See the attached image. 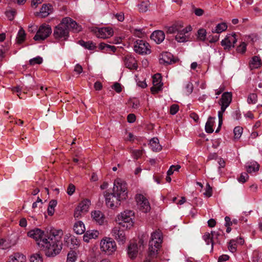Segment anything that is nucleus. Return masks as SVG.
Segmentation results:
<instances>
[{
  "mask_svg": "<svg viewBox=\"0 0 262 262\" xmlns=\"http://www.w3.org/2000/svg\"><path fill=\"white\" fill-rule=\"evenodd\" d=\"M246 43L244 42H242L241 44L237 47V52L242 54L244 53L246 50Z\"/></svg>",
  "mask_w": 262,
  "mask_h": 262,
  "instance_id": "obj_48",
  "label": "nucleus"
},
{
  "mask_svg": "<svg viewBox=\"0 0 262 262\" xmlns=\"http://www.w3.org/2000/svg\"><path fill=\"white\" fill-rule=\"evenodd\" d=\"M113 34L114 31L112 28L110 27L102 28L98 30L97 37L98 38H106L110 36H112Z\"/></svg>",
  "mask_w": 262,
  "mask_h": 262,
  "instance_id": "obj_17",
  "label": "nucleus"
},
{
  "mask_svg": "<svg viewBox=\"0 0 262 262\" xmlns=\"http://www.w3.org/2000/svg\"><path fill=\"white\" fill-rule=\"evenodd\" d=\"M232 101V94L229 92L224 93L220 99V105L221 107L227 108L230 104Z\"/></svg>",
  "mask_w": 262,
  "mask_h": 262,
  "instance_id": "obj_18",
  "label": "nucleus"
},
{
  "mask_svg": "<svg viewBox=\"0 0 262 262\" xmlns=\"http://www.w3.org/2000/svg\"><path fill=\"white\" fill-rule=\"evenodd\" d=\"M69 18H63L61 23L56 26L54 30L53 35L56 39L63 38L66 40L69 37V30L68 28L67 23Z\"/></svg>",
  "mask_w": 262,
  "mask_h": 262,
  "instance_id": "obj_4",
  "label": "nucleus"
},
{
  "mask_svg": "<svg viewBox=\"0 0 262 262\" xmlns=\"http://www.w3.org/2000/svg\"><path fill=\"white\" fill-rule=\"evenodd\" d=\"M74 71L78 73V74H80L83 71L82 67L79 64H77L74 68Z\"/></svg>",
  "mask_w": 262,
  "mask_h": 262,
  "instance_id": "obj_61",
  "label": "nucleus"
},
{
  "mask_svg": "<svg viewBox=\"0 0 262 262\" xmlns=\"http://www.w3.org/2000/svg\"><path fill=\"white\" fill-rule=\"evenodd\" d=\"M178 59H174L173 55L169 52H165L159 56V63L161 64L168 65L176 63Z\"/></svg>",
  "mask_w": 262,
  "mask_h": 262,
  "instance_id": "obj_12",
  "label": "nucleus"
},
{
  "mask_svg": "<svg viewBox=\"0 0 262 262\" xmlns=\"http://www.w3.org/2000/svg\"><path fill=\"white\" fill-rule=\"evenodd\" d=\"M190 117L195 122H198L199 120V117L197 114L194 112L191 113L190 114Z\"/></svg>",
  "mask_w": 262,
  "mask_h": 262,
  "instance_id": "obj_60",
  "label": "nucleus"
},
{
  "mask_svg": "<svg viewBox=\"0 0 262 262\" xmlns=\"http://www.w3.org/2000/svg\"><path fill=\"white\" fill-rule=\"evenodd\" d=\"M223 232L221 230L211 231V234L212 235V240L215 242L220 244V239L223 237Z\"/></svg>",
  "mask_w": 262,
  "mask_h": 262,
  "instance_id": "obj_28",
  "label": "nucleus"
},
{
  "mask_svg": "<svg viewBox=\"0 0 262 262\" xmlns=\"http://www.w3.org/2000/svg\"><path fill=\"white\" fill-rule=\"evenodd\" d=\"M243 128L241 126H236L234 128V130H233L234 134V139H238L241 137V136L243 133Z\"/></svg>",
  "mask_w": 262,
  "mask_h": 262,
  "instance_id": "obj_39",
  "label": "nucleus"
},
{
  "mask_svg": "<svg viewBox=\"0 0 262 262\" xmlns=\"http://www.w3.org/2000/svg\"><path fill=\"white\" fill-rule=\"evenodd\" d=\"M186 89L188 94H191L192 92L193 89V86L192 83H188L186 86Z\"/></svg>",
  "mask_w": 262,
  "mask_h": 262,
  "instance_id": "obj_57",
  "label": "nucleus"
},
{
  "mask_svg": "<svg viewBox=\"0 0 262 262\" xmlns=\"http://www.w3.org/2000/svg\"><path fill=\"white\" fill-rule=\"evenodd\" d=\"M57 201L55 200H52L50 201L48 208V213L49 215H52L54 213V208L57 205Z\"/></svg>",
  "mask_w": 262,
  "mask_h": 262,
  "instance_id": "obj_34",
  "label": "nucleus"
},
{
  "mask_svg": "<svg viewBox=\"0 0 262 262\" xmlns=\"http://www.w3.org/2000/svg\"><path fill=\"white\" fill-rule=\"evenodd\" d=\"M143 154L142 149L135 150L132 151V155L135 159H138L140 158Z\"/></svg>",
  "mask_w": 262,
  "mask_h": 262,
  "instance_id": "obj_50",
  "label": "nucleus"
},
{
  "mask_svg": "<svg viewBox=\"0 0 262 262\" xmlns=\"http://www.w3.org/2000/svg\"><path fill=\"white\" fill-rule=\"evenodd\" d=\"M236 241L234 239L230 240L229 243L228 249L232 253H234L236 251Z\"/></svg>",
  "mask_w": 262,
  "mask_h": 262,
  "instance_id": "obj_43",
  "label": "nucleus"
},
{
  "mask_svg": "<svg viewBox=\"0 0 262 262\" xmlns=\"http://www.w3.org/2000/svg\"><path fill=\"white\" fill-rule=\"evenodd\" d=\"M165 33L161 30H157L152 32L150 35V38L154 40L157 43H160L165 38Z\"/></svg>",
  "mask_w": 262,
  "mask_h": 262,
  "instance_id": "obj_19",
  "label": "nucleus"
},
{
  "mask_svg": "<svg viewBox=\"0 0 262 262\" xmlns=\"http://www.w3.org/2000/svg\"><path fill=\"white\" fill-rule=\"evenodd\" d=\"M16 13V12L15 10H11L6 12V15L9 20H12L14 19V17Z\"/></svg>",
  "mask_w": 262,
  "mask_h": 262,
  "instance_id": "obj_52",
  "label": "nucleus"
},
{
  "mask_svg": "<svg viewBox=\"0 0 262 262\" xmlns=\"http://www.w3.org/2000/svg\"><path fill=\"white\" fill-rule=\"evenodd\" d=\"M259 165L256 162L246 166L247 172L242 173L240 178L238 180H247L249 179L248 173H251L252 172L257 171L259 170Z\"/></svg>",
  "mask_w": 262,
  "mask_h": 262,
  "instance_id": "obj_13",
  "label": "nucleus"
},
{
  "mask_svg": "<svg viewBox=\"0 0 262 262\" xmlns=\"http://www.w3.org/2000/svg\"><path fill=\"white\" fill-rule=\"evenodd\" d=\"M9 247L8 243L4 239H0V248L6 249Z\"/></svg>",
  "mask_w": 262,
  "mask_h": 262,
  "instance_id": "obj_56",
  "label": "nucleus"
},
{
  "mask_svg": "<svg viewBox=\"0 0 262 262\" xmlns=\"http://www.w3.org/2000/svg\"><path fill=\"white\" fill-rule=\"evenodd\" d=\"M149 6V2L148 1L143 2L138 5L140 12H146Z\"/></svg>",
  "mask_w": 262,
  "mask_h": 262,
  "instance_id": "obj_38",
  "label": "nucleus"
},
{
  "mask_svg": "<svg viewBox=\"0 0 262 262\" xmlns=\"http://www.w3.org/2000/svg\"><path fill=\"white\" fill-rule=\"evenodd\" d=\"M100 248L103 252L110 255L116 251V244L112 238L105 237L100 242Z\"/></svg>",
  "mask_w": 262,
  "mask_h": 262,
  "instance_id": "obj_5",
  "label": "nucleus"
},
{
  "mask_svg": "<svg viewBox=\"0 0 262 262\" xmlns=\"http://www.w3.org/2000/svg\"><path fill=\"white\" fill-rule=\"evenodd\" d=\"M92 217L95 221L99 225H102L104 221V216L103 214L99 210H95L92 212Z\"/></svg>",
  "mask_w": 262,
  "mask_h": 262,
  "instance_id": "obj_21",
  "label": "nucleus"
},
{
  "mask_svg": "<svg viewBox=\"0 0 262 262\" xmlns=\"http://www.w3.org/2000/svg\"><path fill=\"white\" fill-rule=\"evenodd\" d=\"M133 35L136 37L142 38L143 35V32L142 29H135L133 32Z\"/></svg>",
  "mask_w": 262,
  "mask_h": 262,
  "instance_id": "obj_53",
  "label": "nucleus"
},
{
  "mask_svg": "<svg viewBox=\"0 0 262 262\" xmlns=\"http://www.w3.org/2000/svg\"><path fill=\"white\" fill-rule=\"evenodd\" d=\"M207 32L205 29L201 28L198 30L197 37L198 39L201 41L205 40L206 38Z\"/></svg>",
  "mask_w": 262,
  "mask_h": 262,
  "instance_id": "obj_37",
  "label": "nucleus"
},
{
  "mask_svg": "<svg viewBox=\"0 0 262 262\" xmlns=\"http://www.w3.org/2000/svg\"><path fill=\"white\" fill-rule=\"evenodd\" d=\"M76 259V253L74 251L69 252L67 256V262H74Z\"/></svg>",
  "mask_w": 262,
  "mask_h": 262,
  "instance_id": "obj_46",
  "label": "nucleus"
},
{
  "mask_svg": "<svg viewBox=\"0 0 262 262\" xmlns=\"http://www.w3.org/2000/svg\"><path fill=\"white\" fill-rule=\"evenodd\" d=\"M174 172V170L173 167H172V165L170 167L169 169L167 171V176L165 179V180H171V178L170 177V176Z\"/></svg>",
  "mask_w": 262,
  "mask_h": 262,
  "instance_id": "obj_58",
  "label": "nucleus"
},
{
  "mask_svg": "<svg viewBox=\"0 0 262 262\" xmlns=\"http://www.w3.org/2000/svg\"><path fill=\"white\" fill-rule=\"evenodd\" d=\"M42 258L38 253L32 255L30 257L31 262H42Z\"/></svg>",
  "mask_w": 262,
  "mask_h": 262,
  "instance_id": "obj_42",
  "label": "nucleus"
},
{
  "mask_svg": "<svg viewBox=\"0 0 262 262\" xmlns=\"http://www.w3.org/2000/svg\"><path fill=\"white\" fill-rule=\"evenodd\" d=\"M85 213H86L85 212L83 211V210L81 209H79V208L77 207L74 211V216L76 219H79L81 216L84 215Z\"/></svg>",
  "mask_w": 262,
  "mask_h": 262,
  "instance_id": "obj_41",
  "label": "nucleus"
},
{
  "mask_svg": "<svg viewBox=\"0 0 262 262\" xmlns=\"http://www.w3.org/2000/svg\"><path fill=\"white\" fill-rule=\"evenodd\" d=\"M26 258L23 254L19 253L14 254L9 257V261L7 262H26Z\"/></svg>",
  "mask_w": 262,
  "mask_h": 262,
  "instance_id": "obj_23",
  "label": "nucleus"
},
{
  "mask_svg": "<svg viewBox=\"0 0 262 262\" xmlns=\"http://www.w3.org/2000/svg\"><path fill=\"white\" fill-rule=\"evenodd\" d=\"M42 62V58L39 56L31 59L29 61V63L31 66H33L35 64H41Z\"/></svg>",
  "mask_w": 262,
  "mask_h": 262,
  "instance_id": "obj_47",
  "label": "nucleus"
},
{
  "mask_svg": "<svg viewBox=\"0 0 262 262\" xmlns=\"http://www.w3.org/2000/svg\"><path fill=\"white\" fill-rule=\"evenodd\" d=\"M51 32V28L49 26L42 25L40 27L33 39L36 41L44 40Z\"/></svg>",
  "mask_w": 262,
  "mask_h": 262,
  "instance_id": "obj_9",
  "label": "nucleus"
},
{
  "mask_svg": "<svg viewBox=\"0 0 262 262\" xmlns=\"http://www.w3.org/2000/svg\"><path fill=\"white\" fill-rule=\"evenodd\" d=\"M114 187L113 188V194L116 195L122 194L124 193V199H126L127 197V188L126 184L125 181H114Z\"/></svg>",
  "mask_w": 262,
  "mask_h": 262,
  "instance_id": "obj_10",
  "label": "nucleus"
},
{
  "mask_svg": "<svg viewBox=\"0 0 262 262\" xmlns=\"http://www.w3.org/2000/svg\"><path fill=\"white\" fill-rule=\"evenodd\" d=\"M135 200L138 209L144 213L149 212L151 209L148 200L142 194H137L135 196Z\"/></svg>",
  "mask_w": 262,
  "mask_h": 262,
  "instance_id": "obj_6",
  "label": "nucleus"
},
{
  "mask_svg": "<svg viewBox=\"0 0 262 262\" xmlns=\"http://www.w3.org/2000/svg\"><path fill=\"white\" fill-rule=\"evenodd\" d=\"M28 235L34 239L39 246L42 247L47 256H54L59 254L62 249V230H57L52 227L47 229L46 234L36 228L28 232Z\"/></svg>",
  "mask_w": 262,
  "mask_h": 262,
  "instance_id": "obj_1",
  "label": "nucleus"
},
{
  "mask_svg": "<svg viewBox=\"0 0 262 262\" xmlns=\"http://www.w3.org/2000/svg\"><path fill=\"white\" fill-rule=\"evenodd\" d=\"M191 27L188 26L183 30L177 33L175 36V39L179 42H184L188 40V38L186 34L191 31Z\"/></svg>",
  "mask_w": 262,
  "mask_h": 262,
  "instance_id": "obj_15",
  "label": "nucleus"
},
{
  "mask_svg": "<svg viewBox=\"0 0 262 262\" xmlns=\"http://www.w3.org/2000/svg\"><path fill=\"white\" fill-rule=\"evenodd\" d=\"M194 12L196 15L200 16L203 14L204 10L201 8H196L195 9Z\"/></svg>",
  "mask_w": 262,
  "mask_h": 262,
  "instance_id": "obj_63",
  "label": "nucleus"
},
{
  "mask_svg": "<svg viewBox=\"0 0 262 262\" xmlns=\"http://www.w3.org/2000/svg\"><path fill=\"white\" fill-rule=\"evenodd\" d=\"M162 241V234L161 231L156 230L151 234L149 243L148 255L143 262H151V259L156 256Z\"/></svg>",
  "mask_w": 262,
  "mask_h": 262,
  "instance_id": "obj_2",
  "label": "nucleus"
},
{
  "mask_svg": "<svg viewBox=\"0 0 262 262\" xmlns=\"http://www.w3.org/2000/svg\"><path fill=\"white\" fill-rule=\"evenodd\" d=\"M74 230L77 234H82L85 230L84 225L81 221H78L75 223Z\"/></svg>",
  "mask_w": 262,
  "mask_h": 262,
  "instance_id": "obj_25",
  "label": "nucleus"
},
{
  "mask_svg": "<svg viewBox=\"0 0 262 262\" xmlns=\"http://www.w3.org/2000/svg\"><path fill=\"white\" fill-rule=\"evenodd\" d=\"M183 28H185L184 27V24L180 21H176L170 26L165 27V31L167 34H173L179 32Z\"/></svg>",
  "mask_w": 262,
  "mask_h": 262,
  "instance_id": "obj_14",
  "label": "nucleus"
},
{
  "mask_svg": "<svg viewBox=\"0 0 262 262\" xmlns=\"http://www.w3.org/2000/svg\"><path fill=\"white\" fill-rule=\"evenodd\" d=\"M143 245V241L140 239L138 244H132V259L136 256L139 250H140Z\"/></svg>",
  "mask_w": 262,
  "mask_h": 262,
  "instance_id": "obj_26",
  "label": "nucleus"
},
{
  "mask_svg": "<svg viewBox=\"0 0 262 262\" xmlns=\"http://www.w3.org/2000/svg\"><path fill=\"white\" fill-rule=\"evenodd\" d=\"M213 117H209L205 125V130L207 133H212L213 132L212 126L214 122L212 121Z\"/></svg>",
  "mask_w": 262,
  "mask_h": 262,
  "instance_id": "obj_31",
  "label": "nucleus"
},
{
  "mask_svg": "<svg viewBox=\"0 0 262 262\" xmlns=\"http://www.w3.org/2000/svg\"><path fill=\"white\" fill-rule=\"evenodd\" d=\"M257 96L255 93L250 94L247 99V101L249 104H255L257 102Z\"/></svg>",
  "mask_w": 262,
  "mask_h": 262,
  "instance_id": "obj_40",
  "label": "nucleus"
},
{
  "mask_svg": "<svg viewBox=\"0 0 262 262\" xmlns=\"http://www.w3.org/2000/svg\"><path fill=\"white\" fill-rule=\"evenodd\" d=\"M90 205V201L88 199H85L79 203L77 207L79 209H81L83 211L87 213L89 211Z\"/></svg>",
  "mask_w": 262,
  "mask_h": 262,
  "instance_id": "obj_27",
  "label": "nucleus"
},
{
  "mask_svg": "<svg viewBox=\"0 0 262 262\" xmlns=\"http://www.w3.org/2000/svg\"><path fill=\"white\" fill-rule=\"evenodd\" d=\"M112 235L119 244H123L126 241V234L119 227H115L112 230Z\"/></svg>",
  "mask_w": 262,
  "mask_h": 262,
  "instance_id": "obj_11",
  "label": "nucleus"
},
{
  "mask_svg": "<svg viewBox=\"0 0 262 262\" xmlns=\"http://www.w3.org/2000/svg\"><path fill=\"white\" fill-rule=\"evenodd\" d=\"M112 87L117 93H120L122 91L121 84L118 82L115 83Z\"/></svg>",
  "mask_w": 262,
  "mask_h": 262,
  "instance_id": "obj_55",
  "label": "nucleus"
},
{
  "mask_svg": "<svg viewBox=\"0 0 262 262\" xmlns=\"http://www.w3.org/2000/svg\"><path fill=\"white\" fill-rule=\"evenodd\" d=\"M149 144L154 151H160L162 149V146L159 144V140L157 138L151 139L150 140Z\"/></svg>",
  "mask_w": 262,
  "mask_h": 262,
  "instance_id": "obj_24",
  "label": "nucleus"
},
{
  "mask_svg": "<svg viewBox=\"0 0 262 262\" xmlns=\"http://www.w3.org/2000/svg\"><path fill=\"white\" fill-rule=\"evenodd\" d=\"M261 61L259 57L255 56L252 57V60L250 62V66L251 68L256 69L260 67Z\"/></svg>",
  "mask_w": 262,
  "mask_h": 262,
  "instance_id": "obj_29",
  "label": "nucleus"
},
{
  "mask_svg": "<svg viewBox=\"0 0 262 262\" xmlns=\"http://www.w3.org/2000/svg\"><path fill=\"white\" fill-rule=\"evenodd\" d=\"M212 194V189L210 185L207 183L206 185L205 191L204 195L206 197H210Z\"/></svg>",
  "mask_w": 262,
  "mask_h": 262,
  "instance_id": "obj_45",
  "label": "nucleus"
},
{
  "mask_svg": "<svg viewBox=\"0 0 262 262\" xmlns=\"http://www.w3.org/2000/svg\"><path fill=\"white\" fill-rule=\"evenodd\" d=\"M229 256L228 255H222L219 257L218 262H224L228 260Z\"/></svg>",
  "mask_w": 262,
  "mask_h": 262,
  "instance_id": "obj_59",
  "label": "nucleus"
},
{
  "mask_svg": "<svg viewBox=\"0 0 262 262\" xmlns=\"http://www.w3.org/2000/svg\"><path fill=\"white\" fill-rule=\"evenodd\" d=\"M85 233L91 239L97 238L99 234V232L97 230H88L85 232Z\"/></svg>",
  "mask_w": 262,
  "mask_h": 262,
  "instance_id": "obj_44",
  "label": "nucleus"
},
{
  "mask_svg": "<svg viewBox=\"0 0 262 262\" xmlns=\"http://www.w3.org/2000/svg\"><path fill=\"white\" fill-rule=\"evenodd\" d=\"M66 18H69L70 20H68L67 23L69 30L71 29L74 32H79L81 30V26H79L75 21L69 17H66Z\"/></svg>",
  "mask_w": 262,
  "mask_h": 262,
  "instance_id": "obj_22",
  "label": "nucleus"
},
{
  "mask_svg": "<svg viewBox=\"0 0 262 262\" xmlns=\"http://www.w3.org/2000/svg\"><path fill=\"white\" fill-rule=\"evenodd\" d=\"M152 83L154 86L151 88L150 90L152 93H157L161 90L162 85L161 83V76L160 74H155L152 77Z\"/></svg>",
  "mask_w": 262,
  "mask_h": 262,
  "instance_id": "obj_16",
  "label": "nucleus"
},
{
  "mask_svg": "<svg viewBox=\"0 0 262 262\" xmlns=\"http://www.w3.org/2000/svg\"><path fill=\"white\" fill-rule=\"evenodd\" d=\"M116 221L119 225L127 229H129L131 227V211L126 210L122 212L118 215Z\"/></svg>",
  "mask_w": 262,
  "mask_h": 262,
  "instance_id": "obj_7",
  "label": "nucleus"
},
{
  "mask_svg": "<svg viewBox=\"0 0 262 262\" xmlns=\"http://www.w3.org/2000/svg\"><path fill=\"white\" fill-rule=\"evenodd\" d=\"M221 45L224 47L225 50L229 51L232 47L229 36H227L224 39L221 41Z\"/></svg>",
  "mask_w": 262,
  "mask_h": 262,
  "instance_id": "obj_35",
  "label": "nucleus"
},
{
  "mask_svg": "<svg viewBox=\"0 0 262 262\" xmlns=\"http://www.w3.org/2000/svg\"><path fill=\"white\" fill-rule=\"evenodd\" d=\"M52 12V6L51 5L43 4L40 9L39 12H36V16H40L41 18L48 16Z\"/></svg>",
  "mask_w": 262,
  "mask_h": 262,
  "instance_id": "obj_20",
  "label": "nucleus"
},
{
  "mask_svg": "<svg viewBox=\"0 0 262 262\" xmlns=\"http://www.w3.org/2000/svg\"><path fill=\"white\" fill-rule=\"evenodd\" d=\"M227 29V25L225 23L219 24L214 29L212 30L213 33H220L225 31Z\"/></svg>",
  "mask_w": 262,
  "mask_h": 262,
  "instance_id": "obj_30",
  "label": "nucleus"
},
{
  "mask_svg": "<svg viewBox=\"0 0 262 262\" xmlns=\"http://www.w3.org/2000/svg\"><path fill=\"white\" fill-rule=\"evenodd\" d=\"M179 106L178 104H173L170 108V113L171 115H175L179 111Z\"/></svg>",
  "mask_w": 262,
  "mask_h": 262,
  "instance_id": "obj_51",
  "label": "nucleus"
},
{
  "mask_svg": "<svg viewBox=\"0 0 262 262\" xmlns=\"http://www.w3.org/2000/svg\"><path fill=\"white\" fill-rule=\"evenodd\" d=\"M149 47V43L143 40L137 39L134 42V50L136 53L139 54L143 55L150 54L151 51Z\"/></svg>",
  "mask_w": 262,
  "mask_h": 262,
  "instance_id": "obj_8",
  "label": "nucleus"
},
{
  "mask_svg": "<svg viewBox=\"0 0 262 262\" xmlns=\"http://www.w3.org/2000/svg\"><path fill=\"white\" fill-rule=\"evenodd\" d=\"M104 195L105 198L106 206L112 209L118 207L121 204V201L125 199H124V193H123L118 195L113 194V192L108 193L105 191Z\"/></svg>",
  "mask_w": 262,
  "mask_h": 262,
  "instance_id": "obj_3",
  "label": "nucleus"
},
{
  "mask_svg": "<svg viewBox=\"0 0 262 262\" xmlns=\"http://www.w3.org/2000/svg\"><path fill=\"white\" fill-rule=\"evenodd\" d=\"M203 239L205 241L207 245L211 244V250H213L214 242L212 240V235L209 233L207 232L203 236Z\"/></svg>",
  "mask_w": 262,
  "mask_h": 262,
  "instance_id": "obj_36",
  "label": "nucleus"
},
{
  "mask_svg": "<svg viewBox=\"0 0 262 262\" xmlns=\"http://www.w3.org/2000/svg\"><path fill=\"white\" fill-rule=\"evenodd\" d=\"M135 76V80L137 83V85L142 88H145L147 86V84L145 82V80H143V81H141L138 78V76L136 75Z\"/></svg>",
  "mask_w": 262,
  "mask_h": 262,
  "instance_id": "obj_49",
  "label": "nucleus"
},
{
  "mask_svg": "<svg viewBox=\"0 0 262 262\" xmlns=\"http://www.w3.org/2000/svg\"><path fill=\"white\" fill-rule=\"evenodd\" d=\"M102 88V83L99 81H96L94 83V88L96 91H99L101 90Z\"/></svg>",
  "mask_w": 262,
  "mask_h": 262,
  "instance_id": "obj_64",
  "label": "nucleus"
},
{
  "mask_svg": "<svg viewBox=\"0 0 262 262\" xmlns=\"http://www.w3.org/2000/svg\"><path fill=\"white\" fill-rule=\"evenodd\" d=\"M26 34L24 30L21 28L18 31L17 37V43L18 44L22 43L25 40Z\"/></svg>",
  "mask_w": 262,
  "mask_h": 262,
  "instance_id": "obj_32",
  "label": "nucleus"
},
{
  "mask_svg": "<svg viewBox=\"0 0 262 262\" xmlns=\"http://www.w3.org/2000/svg\"><path fill=\"white\" fill-rule=\"evenodd\" d=\"M75 186L71 183L70 184L67 188V193L69 195H71L74 193V192H75Z\"/></svg>",
  "mask_w": 262,
  "mask_h": 262,
  "instance_id": "obj_54",
  "label": "nucleus"
},
{
  "mask_svg": "<svg viewBox=\"0 0 262 262\" xmlns=\"http://www.w3.org/2000/svg\"><path fill=\"white\" fill-rule=\"evenodd\" d=\"M209 42L213 43L216 42L219 39V36L215 35V36H209Z\"/></svg>",
  "mask_w": 262,
  "mask_h": 262,
  "instance_id": "obj_62",
  "label": "nucleus"
},
{
  "mask_svg": "<svg viewBox=\"0 0 262 262\" xmlns=\"http://www.w3.org/2000/svg\"><path fill=\"white\" fill-rule=\"evenodd\" d=\"M78 42L80 45L89 50H93L96 48V46L92 41H84L82 40H80Z\"/></svg>",
  "mask_w": 262,
  "mask_h": 262,
  "instance_id": "obj_33",
  "label": "nucleus"
}]
</instances>
